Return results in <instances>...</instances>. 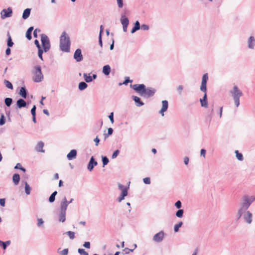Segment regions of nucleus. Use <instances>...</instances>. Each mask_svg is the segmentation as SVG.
Wrapping results in <instances>:
<instances>
[{"mask_svg": "<svg viewBox=\"0 0 255 255\" xmlns=\"http://www.w3.org/2000/svg\"><path fill=\"white\" fill-rule=\"evenodd\" d=\"M130 88L144 98L152 97L156 92V90L151 87L146 88L143 84L130 85Z\"/></svg>", "mask_w": 255, "mask_h": 255, "instance_id": "1", "label": "nucleus"}, {"mask_svg": "<svg viewBox=\"0 0 255 255\" xmlns=\"http://www.w3.org/2000/svg\"><path fill=\"white\" fill-rule=\"evenodd\" d=\"M70 39L65 31H63L60 37V48L63 52H69L70 49Z\"/></svg>", "mask_w": 255, "mask_h": 255, "instance_id": "2", "label": "nucleus"}, {"mask_svg": "<svg viewBox=\"0 0 255 255\" xmlns=\"http://www.w3.org/2000/svg\"><path fill=\"white\" fill-rule=\"evenodd\" d=\"M230 92L232 95L236 107H239L240 105V98L243 95L242 92L239 90L237 86H234L233 90L231 91Z\"/></svg>", "mask_w": 255, "mask_h": 255, "instance_id": "3", "label": "nucleus"}, {"mask_svg": "<svg viewBox=\"0 0 255 255\" xmlns=\"http://www.w3.org/2000/svg\"><path fill=\"white\" fill-rule=\"evenodd\" d=\"M33 80L34 82L38 83L42 81L43 79V75L41 71V66L39 65L35 66L33 71Z\"/></svg>", "mask_w": 255, "mask_h": 255, "instance_id": "4", "label": "nucleus"}, {"mask_svg": "<svg viewBox=\"0 0 255 255\" xmlns=\"http://www.w3.org/2000/svg\"><path fill=\"white\" fill-rule=\"evenodd\" d=\"M67 209L60 205V207L55 211L58 221L59 222L64 223L66 221Z\"/></svg>", "mask_w": 255, "mask_h": 255, "instance_id": "5", "label": "nucleus"}, {"mask_svg": "<svg viewBox=\"0 0 255 255\" xmlns=\"http://www.w3.org/2000/svg\"><path fill=\"white\" fill-rule=\"evenodd\" d=\"M41 41L42 44V49L44 50V52H47L49 50L51 47L50 40L49 38L46 34H41Z\"/></svg>", "mask_w": 255, "mask_h": 255, "instance_id": "6", "label": "nucleus"}, {"mask_svg": "<svg viewBox=\"0 0 255 255\" xmlns=\"http://www.w3.org/2000/svg\"><path fill=\"white\" fill-rule=\"evenodd\" d=\"M255 201V196H249L248 195H245L243 197V201L240 205L248 210L252 203Z\"/></svg>", "mask_w": 255, "mask_h": 255, "instance_id": "7", "label": "nucleus"}, {"mask_svg": "<svg viewBox=\"0 0 255 255\" xmlns=\"http://www.w3.org/2000/svg\"><path fill=\"white\" fill-rule=\"evenodd\" d=\"M253 214L247 210L243 213V219L245 223L251 224L253 222Z\"/></svg>", "mask_w": 255, "mask_h": 255, "instance_id": "8", "label": "nucleus"}, {"mask_svg": "<svg viewBox=\"0 0 255 255\" xmlns=\"http://www.w3.org/2000/svg\"><path fill=\"white\" fill-rule=\"evenodd\" d=\"M12 14V9L11 7H9L7 8L3 9L0 12L1 18L4 19L7 17L11 16Z\"/></svg>", "mask_w": 255, "mask_h": 255, "instance_id": "9", "label": "nucleus"}, {"mask_svg": "<svg viewBox=\"0 0 255 255\" xmlns=\"http://www.w3.org/2000/svg\"><path fill=\"white\" fill-rule=\"evenodd\" d=\"M73 57L77 62H81L83 60V56L82 54V51L81 49L78 48L75 50L74 53Z\"/></svg>", "mask_w": 255, "mask_h": 255, "instance_id": "10", "label": "nucleus"}, {"mask_svg": "<svg viewBox=\"0 0 255 255\" xmlns=\"http://www.w3.org/2000/svg\"><path fill=\"white\" fill-rule=\"evenodd\" d=\"M121 22L123 25V31L127 32L128 26L129 24V20L125 15H122L121 17Z\"/></svg>", "mask_w": 255, "mask_h": 255, "instance_id": "11", "label": "nucleus"}, {"mask_svg": "<svg viewBox=\"0 0 255 255\" xmlns=\"http://www.w3.org/2000/svg\"><path fill=\"white\" fill-rule=\"evenodd\" d=\"M164 237V233L163 231H161L154 235L153 237V240L155 242L160 243L163 241Z\"/></svg>", "mask_w": 255, "mask_h": 255, "instance_id": "12", "label": "nucleus"}, {"mask_svg": "<svg viewBox=\"0 0 255 255\" xmlns=\"http://www.w3.org/2000/svg\"><path fill=\"white\" fill-rule=\"evenodd\" d=\"M98 164L97 161H96L94 156H91L89 163L87 165V169L89 171H92L95 166Z\"/></svg>", "mask_w": 255, "mask_h": 255, "instance_id": "13", "label": "nucleus"}, {"mask_svg": "<svg viewBox=\"0 0 255 255\" xmlns=\"http://www.w3.org/2000/svg\"><path fill=\"white\" fill-rule=\"evenodd\" d=\"M168 108V102L167 100H163L162 101V108L159 111V113L163 116L164 113L165 112Z\"/></svg>", "mask_w": 255, "mask_h": 255, "instance_id": "14", "label": "nucleus"}, {"mask_svg": "<svg viewBox=\"0 0 255 255\" xmlns=\"http://www.w3.org/2000/svg\"><path fill=\"white\" fill-rule=\"evenodd\" d=\"M27 104L26 101L22 98L18 99L16 101V108L21 109L22 108H25L27 106Z\"/></svg>", "mask_w": 255, "mask_h": 255, "instance_id": "15", "label": "nucleus"}, {"mask_svg": "<svg viewBox=\"0 0 255 255\" xmlns=\"http://www.w3.org/2000/svg\"><path fill=\"white\" fill-rule=\"evenodd\" d=\"M255 47V38L251 36L248 40V47L251 49H254Z\"/></svg>", "mask_w": 255, "mask_h": 255, "instance_id": "16", "label": "nucleus"}, {"mask_svg": "<svg viewBox=\"0 0 255 255\" xmlns=\"http://www.w3.org/2000/svg\"><path fill=\"white\" fill-rule=\"evenodd\" d=\"M246 210H247V209L240 205V207L238 209L236 215V221L239 220L241 217L243 218V213H244V211H246Z\"/></svg>", "mask_w": 255, "mask_h": 255, "instance_id": "17", "label": "nucleus"}, {"mask_svg": "<svg viewBox=\"0 0 255 255\" xmlns=\"http://www.w3.org/2000/svg\"><path fill=\"white\" fill-rule=\"evenodd\" d=\"M118 188L120 190H122L121 194L124 196L125 197L127 196L128 194V189L129 188L128 186L125 187L123 184L120 183L118 184Z\"/></svg>", "mask_w": 255, "mask_h": 255, "instance_id": "18", "label": "nucleus"}, {"mask_svg": "<svg viewBox=\"0 0 255 255\" xmlns=\"http://www.w3.org/2000/svg\"><path fill=\"white\" fill-rule=\"evenodd\" d=\"M73 200L74 199L71 198L69 201H67L66 197L65 196L61 201L60 205L67 209L68 205L72 203Z\"/></svg>", "mask_w": 255, "mask_h": 255, "instance_id": "19", "label": "nucleus"}, {"mask_svg": "<svg viewBox=\"0 0 255 255\" xmlns=\"http://www.w3.org/2000/svg\"><path fill=\"white\" fill-rule=\"evenodd\" d=\"M77 156V150L72 149L67 155V158L69 160H73L76 158Z\"/></svg>", "mask_w": 255, "mask_h": 255, "instance_id": "20", "label": "nucleus"}, {"mask_svg": "<svg viewBox=\"0 0 255 255\" xmlns=\"http://www.w3.org/2000/svg\"><path fill=\"white\" fill-rule=\"evenodd\" d=\"M132 99L134 101L137 107H141L144 105V103L141 100L140 98L136 96H132Z\"/></svg>", "mask_w": 255, "mask_h": 255, "instance_id": "21", "label": "nucleus"}, {"mask_svg": "<svg viewBox=\"0 0 255 255\" xmlns=\"http://www.w3.org/2000/svg\"><path fill=\"white\" fill-rule=\"evenodd\" d=\"M201 106L202 107L207 108L208 107V99L207 93H204L202 99L200 100Z\"/></svg>", "mask_w": 255, "mask_h": 255, "instance_id": "22", "label": "nucleus"}, {"mask_svg": "<svg viewBox=\"0 0 255 255\" xmlns=\"http://www.w3.org/2000/svg\"><path fill=\"white\" fill-rule=\"evenodd\" d=\"M28 92L25 87H21L18 92V94L24 99H26L27 96Z\"/></svg>", "mask_w": 255, "mask_h": 255, "instance_id": "23", "label": "nucleus"}, {"mask_svg": "<svg viewBox=\"0 0 255 255\" xmlns=\"http://www.w3.org/2000/svg\"><path fill=\"white\" fill-rule=\"evenodd\" d=\"M43 146H44V142H42V141H40L36 144V145L35 147V149L37 152L43 153L45 152V150L43 149Z\"/></svg>", "mask_w": 255, "mask_h": 255, "instance_id": "24", "label": "nucleus"}, {"mask_svg": "<svg viewBox=\"0 0 255 255\" xmlns=\"http://www.w3.org/2000/svg\"><path fill=\"white\" fill-rule=\"evenodd\" d=\"M31 8H27L23 12L22 17L23 19H26L30 14Z\"/></svg>", "mask_w": 255, "mask_h": 255, "instance_id": "25", "label": "nucleus"}, {"mask_svg": "<svg viewBox=\"0 0 255 255\" xmlns=\"http://www.w3.org/2000/svg\"><path fill=\"white\" fill-rule=\"evenodd\" d=\"M20 181V175L18 173H15L12 176V181L14 185H17Z\"/></svg>", "mask_w": 255, "mask_h": 255, "instance_id": "26", "label": "nucleus"}, {"mask_svg": "<svg viewBox=\"0 0 255 255\" xmlns=\"http://www.w3.org/2000/svg\"><path fill=\"white\" fill-rule=\"evenodd\" d=\"M140 28V23L138 20H136L134 24L133 27H132V28L131 30V33H134L137 30H139Z\"/></svg>", "mask_w": 255, "mask_h": 255, "instance_id": "27", "label": "nucleus"}, {"mask_svg": "<svg viewBox=\"0 0 255 255\" xmlns=\"http://www.w3.org/2000/svg\"><path fill=\"white\" fill-rule=\"evenodd\" d=\"M7 46L8 47H11L13 46L14 43L12 40L11 37L10 36V33L9 31H7Z\"/></svg>", "mask_w": 255, "mask_h": 255, "instance_id": "28", "label": "nucleus"}, {"mask_svg": "<svg viewBox=\"0 0 255 255\" xmlns=\"http://www.w3.org/2000/svg\"><path fill=\"white\" fill-rule=\"evenodd\" d=\"M33 30V27L30 26L28 28V29L27 30V31L26 32L25 37L29 40H30L32 39L31 33H32V31Z\"/></svg>", "mask_w": 255, "mask_h": 255, "instance_id": "29", "label": "nucleus"}, {"mask_svg": "<svg viewBox=\"0 0 255 255\" xmlns=\"http://www.w3.org/2000/svg\"><path fill=\"white\" fill-rule=\"evenodd\" d=\"M111 71V67L109 65H105L103 67V73L106 76H108L110 74Z\"/></svg>", "mask_w": 255, "mask_h": 255, "instance_id": "30", "label": "nucleus"}, {"mask_svg": "<svg viewBox=\"0 0 255 255\" xmlns=\"http://www.w3.org/2000/svg\"><path fill=\"white\" fill-rule=\"evenodd\" d=\"M213 113H214V105H212V106H211V110L208 112V115L206 117V120L209 121V123H210L212 120V115L213 114Z\"/></svg>", "mask_w": 255, "mask_h": 255, "instance_id": "31", "label": "nucleus"}, {"mask_svg": "<svg viewBox=\"0 0 255 255\" xmlns=\"http://www.w3.org/2000/svg\"><path fill=\"white\" fill-rule=\"evenodd\" d=\"M113 129L112 128H108V132L107 133H105L104 132V133H103V136L104 137V139L105 140H106L107 138L109 136H110L111 135H112L113 133Z\"/></svg>", "mask_w": 255, "mask_h": 255, "instance_id": "32", "label": "nucleus"}, {"mask_svg": "<svg viewBox=\"0 0 255 255\" xmlns=\"http://www.w3.org/2000/svg\"><path fill=\"white\" fill-rule=\"evenodd\" d=\"M88 87L87 84L85 82H81L79 83L78 88L80 91H83Z\"/></svg>", "mask_w": 255, "mask_h": 255, "instance_id": "33", "label": "nucleus"}, {"mask_svg": "<svg viewBox=\"0 0 255 255\" xmlns=\"http://www.w3.org/2000/svg\"><path fill=\"white\" fill-rule=\"evenodd\" d=\"M10 241L8 240L6 242H2L0 241V245L1 246L3 250H5L7 247L10 244Z\"/></svg>", "mask_w": 255, "mask_h": 255, "instance_id": "34", "label": "nucleus"}, {"mask_svg": "<svg viewBox=\"0 0 255 255\" xmlns=\"http://www.w3.org/2000/svg\"><path fill=\"white\" fill-rule=\"evenodd\" d=\"M24 185L25 192L26 195H29L30 194L31 187L26 181H25Z\"/></svg>", "mask_w": 255, "mask_h": 255, "instance_id": "35", "label": "nucleus"}, {"mask_svg": "<svg viewBox=\"0 0 255 255\" xmlns=\"http://www.w3.org/2000/svg\"><path fill=\"white\" fill-rule=\"evenodd\" d=\"M83 77L84 78L85 81L87 83H90L92 81L91 76L90 74H87V73L83 74Z\"/></svg>", "mask_w": 255, "mask_h": 255, "instance_id": "36", "label": "nucleus"}, {"mask_svg": "<svg viewBox=\"0 0 255 255\" xmlns=\"http://www.w3.org/2000/svg\"><path fill=\"white\" fill-rule=\"evenodd\" d=\"M236 157L238 160L239 161H243L244 160V157L242 153L239 152L238 150L235 151Z\"/></svg>", "mask_w": 255, "mask_h": 255, "instance_id": "37", "label": "nucleus"}, {"mask_svg": "<svg viewBox=\"0 0 255 255\" xmlns=\"http://www.w3.org/2000/svg\"><path fill=\"white\" fill-rule=\"evenodd\" d=\"M12 103V99L11 98H5L4 99V104L7 107H10Z\"/></svg>", "mask_w": 255, "mask_h": 255, "instance_id": "38", "label": "nucleus"}, {"mask_svg": "<svg viewBox=\"0 0 255 255\" xmlns=\"http://www.w3.org/2000/svg\"><path fill=\"white\" fill-rule=\"evenodd\" d=\"M102 161L103 163V167H105L109 162L108 158L106 156H102Z\"/></svg>", "mask_w": 255, "mask_h": 255, "instance_id": "39", "label": "nucleus"}, {"mask_svg": "<svg viewBox=\"0 0 255 255\" xmlns=\"http://www.w3.org/2000/svg\"><path fill=\"white\" fill-rule=\"evenodd\" d=\"M4 83L6 88H7L9 89H11V90L13 89V85L11 84V83L9 81L7 80H4Z\"/></svg>", "mask_w": 255, "mask_h": 255, "instance_id": "40", "label": "nucleus"}, {"mask_svg": "<svg viewBox=\"0 0 255 255\" xmlns=\"http://www.w3.org/2000/svg\"><path fill=\"white\" fill-rule=\"evenodd\" d=\"M132 82V80H130L129 77H126L123 83H120L119 85L120 86H121L123 84L127 85L128 83H131Z\"/></svg>", "mask_w": 255, "mask_h": 255, "instance_id": "41", "label": "nucleus"}, {"mask_svg": "<svg viewBox=\"0 0 255 255\" xmlns=\"http://www.w3.org/2000/svg\"><path fill=\"white\" fill-rule=\"evenodd\" d=\"M183 225L182 222H180L178 223L175 224L174 227V231L175 232H177L179 231V229Z\"/></svg>", "mask_w": 255, "mask_h": 255, "instance_id": "42", "label": "nucleus"}, {"mask_svg": "<svg viewBox=\"0 0 255 255\" xmlns=\"http://www.w3.org/2000/svg\"><path fill=\"white\" fill-rule=\"evenodd\" d=\"M64 234L67 235L70 239L73 240L75 238V233L72 231H67L65 232Z\"/></svg>", "mask_w": 255, "mask_h": 255, "instance_id": "43", "label": "nucleus"}, {"mask_svg": "<svg viewBox=\"0 0 255 255\" xmlns=\"http://www.w3.org/2000/svg\"><path fill=\"white\" fill-rule=\"evenodd\" d=\"M183 209H179V210L176 212L175 215L178 218H182L183 216Z\"/></svg>", "mask_w": 255, "mask_h": 255, "instance_id": "44", "label": "nucleus"}, {"mask_svg": "<svg viewBox=\"0 0 255 255\" xmlns=\"http://www.w3.org/2000/svg\"><path fill=\"white\" fill-rule=\"evenodd\" d=\"M207 83L201 82V85L200 86V90L202 92H204V93H206L207 92Z\"/></svg>", "mask_w": 255, "mask_h": 255, "instance_id": "45", "label": "nucleus"}, {"mask_svg": "<svg viewBox=\"0 0 255 255\" xmlns=\"http://www.w3.org/2000/svg\"><path fill=\"white\" fill-rule=\"evenodd\" d=\"M14 169H20L23 172H25L26 171V169L25 168L22 167L20 163H17L16 165L14 166Z\"/></svg>", "mask_w": 255, "mask_h": 255, "instance_id": "46", "label": "nucleus"}, {"mask_svg": "<svg viewBox=\"0 0 255 255\" xmlns=\"http://www.w3.org/2000/svg\"><path fill=\"white\" fill-rule=\"evenodd\" d=\"M78 252L80 255H88V253L83 249H78Z\"/></svg>", "mask_w": 255, "mask_h": 255, "instance_id": "47", "label": "nucleus"}, {"mask_svg": "<svg viewBox=\"0 0 255 255\" xmlns=\"http://www.w3.org/2000/svg\"><path fill=\"white\" fill-rule=\"evenodd\" d=\"M208 80V73H205L203 75V76L202 77L201 82L207 83Z\"/></svg>", "mask_w": 255, "mask_h": 255, "instance_id": "48", "label": "nucleus"}, {"mask_svg": "<svg viewBox=\"0 0 255 255\" xmlns=\"http://www.w3.org/2000/svg\"><path fill=\"white\" fill-rule=\"evenodd\" d=\"M5 123V118L4 116L2 114L0 118V126L3 125Z\"/></svg>", "mask_w": 255, "mask_h": 255, "instance_id": "49", "label": "nucleus"}, {"mask_svg": "<svg viewBox=\"0 0 255 255\" xmlns=\"http://www.w3.org/2000/svg\"><path fill=\"white\" fill-rule=\"evenodd\" d=\"M43 52H44V50H43L42 49H40L38 50V56L39 58L41 60H43V56H42Z\"/></svg>", "mask_w": 255, "mask_h": 255, "instance_id": "50", "label": "nucleus"}, {"mask_svg": "<svg viewBox=\"0 0 255 255\" xmlns=\"http://www.w3.org/2000/svg\"><path fill=\"white\" fill-rule=\"evenodd\" d=\"M120 150L119 149H117L115 151H114L112 154V158L113 159L116 158L120 153Z\"/></svg>", "mask_w": 255, "mask_h": 255, "instance_id": "51", "label": "nucleus"}, {"mask_svg": "<svg viewBox=\"0 0 255 255\" xmlns=\"http://www.w3.org/2000/svg\"><path fill=\"white\" fill-rule=\"evenodd\" d=\"M43 223H44V221L42 218H38L37 219V226L38 227H41L43 224Z\"/></svg>", "mask_w": 255, "mask_h": 255, "instance_id": "52", "label": "nucleus"}, {"mask_svg": "<svg viewBox=\"0 0 255 255\" xmlns=\"http://www.w3.org/2000/svg\"><path fill=\"white\" fill-rule=\"evenodd\" d=\"M175 206L178 209H180L182 207V203L181 201L180 200L176 201L175 203Z\"/></svg>", "mask_w": 255, "mask_h": 255, "instance_id": "53", "label": "nucleus"}, {"mask_svg": "<svg viewBox=\"0 0 255 255\" xmlns=\"http://www.w3.org/2000/svg\"><path fill=\"white\" fill-rule=\"evenodd\" d=\"M140 28L143 30H148L149 29V26L145 24H142Z\"/></svg>", "mask_w": 255, "mask_h": 255, "instance_id": "54", "label": "nucleus"}, {"mask_svg": "<svg viewBox=\"0 0 255 255\" xmlns=\"http://www.w3.org/2000/svg\"><path fill=\"white\" fill-rule=\"evenodd\" d=\"M112 124H113L114 122V113L112 112L110 114V115L108 116Z\"/></svg>", "mask_w": 255, "mask_h": 255, "instance_id": "55", "label": "nucleus"}, {"mask_svg": "<svg viewBox=\"0 0 255 255\" xmlns=\"http://www.w3.org/2000/svg\"><path fill=\"white\" fill-rule=\"evenodd\" d=\"M143 181L145 184H149L150 183V179L149 177H145L143 179Z\"/></svg>", "mask_w": 255, "mask_h": 255, "instance_id": "56", "label": "nucleus"}, {"mask_svg": "<svg viewBox=\"0 0 255 255\" xmlns=\"http://www.w3.org/2000/svg\"><path fill=\"white\" fill-rule=\"evenodd\" d=\"M34 44L36 45V47L37 48L38 50L40 49H42V47L41 45L39 44V41L37 39H35L34 40Z\"/></svg>", "mask_w": 255, "mask_h": 255, "instance_id": "57", "label": "nucleus"}, {"mask_svg": "<svg viewBox=\"0 0 255 255\" xmlns=\"http://www.w3.org/2000/svg\"><path fill=\"white\" fill-rule=\"evenodd\" d=\"M36 107L35 105H34L33 106V107L32 108V109H31V114L32 116L36 115Z\"/></svg>", "mask_w": 255, "mask_h": 255, "instance_id": "58", "label": "nucleus"}, {"mask_svg": "<svg viewBox=\"0 0 255 255\" xmlns=\"http://www.w3.org/2000/svg\"><path fill=\"white\" fill-rule=\"evenodd\" d=\"M55 200V197L53 195H52V194H51V195L50 196V197H49V199H48V201L50 203H53L54 202Z\"/></svg>", "mask_w": 255, "mask_h": 255, "instance_id": "59", "label": "nucleus"}, {"mask_svg": "<svg viewBox=\"0 0 255 255\" xmlns=\"http://www.w3.org/2000/svg\"><path fill=\"white\" fill-rule=\"evenodd\" d=\"M41 31V30L39 28H36L34 31H33V36L35 38H37L38 35H37V32H39Z\"/></svg>", "mask_w": 255, "mask_h": 255, "instance_id": "60", "label": "nucleus"}, {"mask_svg": "<svg viewBox=\"0 0 255 255\" xmlns=\"http://www.w3.org/2000/svg\"><path fill=\"white\" fill-rule=\"evenodd\" d=\"M91 244L90 242H85L83 246L86 248L90 249V248Z\"/></svg>", "mask_w": 255, "mask_h": 255, "instance_id": "61", "label": "nucleus"}, {"mask_svg": "<svg viewBox=\"0 0 255 255\" xmlns=\"http://www.w3.org/2000/svg\"><path fill=\"white\" fill-rule=\"evenodd\" d=\"M134 250V249H129L128 248H126L124 250V251L125 252V254H128L130 253V252H133Z\"/></svg>", "mask_w": 255, "mask_h": 255, "instance_id": "62", "label": "nucleus"}, {"mask_svg": "<svg viewBox=\"0 0 255 255\" xmlns=\"http://www.w3.org/2000/svg\"><path fill=\"white\" fill-rule=\"evenodd\" d=\"M68 254V249H64L60 253L61 255H67Z\"/></svg>", "mask_w": 255, "mask_h": 255, "instance_id": "63", "label": "nucleus"}, {"mask_svg": "<svg viewBox=\"0 0 255 255\" xmlns=\"http://www.w3.org/2000/svg\"><path fill=\"white\" fill-rule=\"evenodd\" d=\"M117 3L118 5V6L120 8L123 7V6L124 5L123 0H117Z\"/></svg>", "mask_w": 255, "mask_h": 255, "instance_id": "64", "label": "nucleus"}]
</instances>
